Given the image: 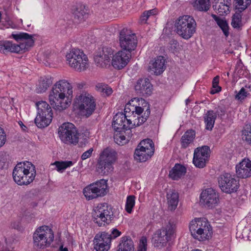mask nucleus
I'll return each mask as SVG.
<instances>
[{
    "label": "nucleus",
    "mask_w": 251,
    "mask_h": 251,
    "mask_svg": "<svg viewBox=\"0 0 251 251\" xmlns=\"http://www.w3.org/2000/svg\"><path fill=\"white\" fill-rule=\"evenodd\" d=\"M49 97L50 104L54 109L64 110L71 103L72 86L67 80H60L53 86Z\"/></svg>",
    "instance_id": "1"
},
{
    "label": "nucleus",
    "mask_w": 251,
    "mask_h": 251,
    "mask_svg": "<svg viewBox=\"0 0 251 251\" xmlns=\"http://www.w3.org/2000/svg\"><path fill=\"white\" fill-rule=\"evenodd\" d=\"M34 35L27 33H12L11 35L19 44H16L9 41H0V52L6 53L8 52L22 53L29 50L34 45Z\"/></svg>",
    "instance_id": "2"
},
{
    "label": "nucleus",
    "mask_w": 251,
    "mask_h": 251,
    "mask_svg": "<svg viewBox=\"0 0 251 251\" xmlns=\"http://www.w3.org/2000/svg\"><path fill=\"white\" fill-rule=\"evenodd\" d=\"M36 175L35 166L31 162H20L14 167L13 180L19 185H27L33 182Z\"/></svg>",
    "instance_id": "3"
},
{
    "label": "nucleus",
    "mask_w": 251,
    "mask_h": 251,
    "mask_svg": "<svg viewBox=\"0 0 251 251\" xmlns=\"http://www.w3.org/2000/svg\"><path fill=\"white\" fill-rule=\"evenodd\" d=\"M189 230L192 236L199 241L209 240L213 234L212 227L205 218H196L189 224Z\"/></svg>",
    "instance_id": "4"
},
{
    "label": "nucleus",
    "mask_w": 251,
    "mask_h": 251,
    "mask_svg": "<svg viewBox=\"0 0 251 251\" xmlns=\"http://www.w3.org/2000/svg\"><path fill=\"white\" fill-rule=\"evenodd\" d=\"M117 159V153L115 150L107 147L100 154L97 164V171L103 175H107L113 171V165Z\"/></svg>",
    "instance_id": "5"
},
{
    "label": "nucleus",
    "mask_w": 251,
    "mask_h": 251,
    "mask_svg": "<svg viewBox=\"0 0 251 251\" xmlns=\"http://www.w3.org/2000/svg\"><path fill=\"white\" fill-rule=\"evenodd\" d=\"M175 26L176 33L183 39L188 40L196 32L197 23L193 17L184 15L176 20Z\"/></svg>",
    "instance_id": "6"
},
{
    "label": "nucleus",
    "mask_w": 251,
    "mask_h": 251,
    "mask_svg": "<svg viewBox=\"0 0 251 251\" xmlns=\"http://www.w3.org/2000/svg\"><path fill=\"white\" fill-rule=\"evenodd\" d=\"M92 215L93 221L99 226L109 225L115 221L113 207L106 203L98 206L92 213Z\"/></svg>",
    "instance_id": "7"
},
{
    "label": "nucleus",
    "mask_w": 251,
    "mask_h": 251,
    "mask_svg": "<svg viewBox=\"0 0 251 251\" xmlns=\"http://www.w3.org/2000/svg\"><path fill=\"white\" fill-rule=\"evenodd\" d=\"M67 63L78 72L85 70L88 66V59L80 49L73 48L66 55Z\"/></svg>",
    "instance_id": "8"
},
{
    "label": "nucleus",
    "mask_w": 251,
    "mask_h": 251,
    "mask_svg": "<svg viewBox=\"0 0 251 251\" xmlns=\"http://www.w3.org/2000/svg\"><path fill=\"white\" fill-rule=\"evenodd\" d=\"M37 114L34 120L36 126L40 128L48 126L52 119L53 113L50 105L45 101L36 103Z\"/></svg>",
    "instance_id": "9"
},
{
    "label": "nucleus",
    "mask_w": 251,
    "mask_h": 251,
    "mask_svg": "<svg viewBox=\"0 0 251 251\" xmlns=\"http://www.w3.org/2000/svg\"><path fill=\"white\" fill-rule=\"evenodd\" d=\"M74 105L87 117L91 115L96 108L95 99L92 96L86 93L77 95Z\"/></svg>",
    "instance_id": "10"
},
{
    "label": "nucleus",
    "mask_w": 251,
    "mask_h": 251,
    "mask_svg": "<svg viewBox=\"0 0 251 251\" xmlns=\"http://www.w3.org/2000/svg\"><path fill=\"white\" fill-rule=\"evenodd\" d=\"M176 229V225L170 221L168 224L161 229H158L154 234L152 241L154 247H162L172 239Z\"/></svg>",
    "instance_id": "11"
},
{
    "label": "nucleus",
    "mask_w": 251,
    "mask_h": 251,
    "mask_svg": "<svg viewBox=\"0 0 251 251\" xmlns=\"http://www.w3.org/2000/svg\"><path fill=\"white\" fill-rule=\"evenodd\" d=\"M58 134L61 141L67 144L76 145L78 142L79 133L75 125L65 123L58 128Z\"/></svg>",
    "instance_id": "12"
},
{
    "label": "nucleus",
    "mask_w": 251,
    "mask_h": 251,
    "mask_svg": "<svg viewBox=\"0 0 251 251\" xmlns=\"http://www.w3.org/2000/svg\"><path fill=\"white\" fill-rule=\"evenodd\" d=\"M107 180L101 179L85 187L83 193L88 200L103 197L107 194Z\"/></svg>",
    "instance_id": "13"
},
{
    "label": "nucleus",
    "mask_w": 251,
    "mask_h": 251,
    "mask_svg": "<svg viewBox=\"0 0 251 251\" xmlns=\"http://www.w3.org/2000/svg\"><path fill=\"white\" fill-rule=\"evenodd\" d=\"M219 187L222 191L226 194H232L237 191L239 188V179L229 173H223L218 178Z\"/></svg>",
    "instance_id": "14"
},
{
    "label": "nucleus",
    "mask_w": 251,
    "mask_h": 251,
    "mask_svg": "<svg viewBox=\"0 0 251 251\" xmlns=\"http://www.w3.org/2000/svg\"><path fill=\"white\" fill-rule=\"evenodd\" d=\"M119 43L122 50L131 53L137 47V40L135 34L131 33L127 28H123L120 32Z\"/></svg>",
    "instance_id": "15"
},
{
    "label": "nucleus",
    "mask_w": 251,
    "mask_h": 251,
    "mask_svg": "<svg viewBox=\"0 0 251 251\" xmlns=\"http://www.w3.org/2000/svg\"><path fill=\"white\" fill-rule=\"evenodd\" d=\"M47 226H40L34 232L33 235L34 246L39 249H44L49 246L53 241V233L49 234L44 228Z\"/></svg>",
    "instance_id": "16"
},
{
    "label": "nucleus",
    "mask_w": 251,
    "mask_h": 251,
    "mask_svg": "<svg viewBox=\"0 0 251 251\" xmlns=\"http://www.w3.org/2000/svg\"><path fill=\"white\" fill-rule=\"evenodd\" d=\"M200 201L208 207H215L219 201L218 193L214 189L209 188L203 190L201 194Z\"/></svg>",
    "instance_id": "17"
},
{
    "label": "nucleus",
    "mask_w": 251,
    "mask_h": 251,
    "mask_svg": "<svg viewBox=\"0 0 251 251\" xmlns=\"http://www.w3.org/2000/svg\"><path fill=\"white\" fill-rule=\"evenodd\" d=\"M111 236L106 232L99 233L94 239V249L97 251H108L110 249Z\"/></svg>",
    "instance_id": "18"
},
{
    "label": "nucleus",
    "mask_w": 251,
    "mask_h": 251,
    "mask_svg": "<svg viewBox=\"0 0 251 251\" xmlns=\"http://www.w3.org/2000/svg\"><path fill=\"white\" fill-rule=\"evenodd\" d=\"M131 53L124 50H120L112 56V65L117 69L121 70L126 67L129 62Z\"/></svg>",
    "instance_id": "19"
},
{
    "label": "nucleus",
    "mask_w": 251,
    "mask_h": 251,
    "mask_svg": "<svg viewBox=\"0 0 251 251\" xmlns=\"http://www.w3.org/2000/svg\"><path fill=\"white\" fill-rule=\"evenodd\" d=\"M134 89L136 92L140 96L147 97L151 96L152 94L153 86L149 79L141 78L137 81L134 86Z\"/></svg>",
    "instance_id": "20"
},
{
    "label": "nucleus",
    "mask_w": 251,
    "mask_h": 251,
    "mask_svg": "<svg viewBox=\"0 0 251 251\" xmlns=\"http://www.w3.org/2000/svg\"><path fill=\"white\" fill-rule=\"evenodd\" d=\"M236 173L238 178H246L251 176V160L244 158L236 165Z\"/></svg>",
    "instance_id": "21"
},
{
    "label": "nucleus",
    "mask_w": 251,
    "mask_h": 251,
    "mask_svg": "<svg viewBox=\"0 0 251 251\" xmlns=\"http://www.w3.org/2000/svg\"><path fill=\"white\" fill-rule=\"evenodd\" d=\"M165 59L163 56H159L154 61L150 62L149 69L155 75H161L165 70Z\"/></svg>",
    "instance_id": "22"
},
{
    "label": "nucleus",
    "mask_w": 251,
    "mask_h": 251,
    "mask_svg": "<svg viewBox=\"0 0 251 251\" xmlns=\"http://www.w3.org/2000/svg\"><path fill=\"white\" fill-rule=\"evenodd\" d=\"M127 117L122 112H119L114 116L112 122V127L114 130L117 132H125V123Z\"/></svg>",
    "instance_id": "23"
},
{
    "label": "nucleus",
    "mask_w": 251,
    "mask_h": 251,
    "mask_svg": "<svg viewBox=\"0 0 251 251\" xmlns=\"http://www.w3.org/2000/svg\"><path fill=\"white\" fill-rule=\"evenodd\" d=\"M153 154V151H151L137 147L134 151V158L139 162H144L151 158Z\"/></svg>",
    "instance_id": "24"
},
{
    "label": "nucleus",
    "mask_w": 251,
    "mask_h": 251,
    "mask_svg": "<svg viewBox=\"0 0 251 251\" xmlns=\"http://www.w3.org/2000/svg\"><path fill=\"white\" fill-rule=\"evenodd\" d=\"M53 82V77L50 75L41 77L39 80L38 84L36 89V92L38 94L45 92Z\"/></svg>",
    "instance_id": "25"
},
{
    "label": "nucleus",
    "mask_w": 251,
    "mask_h": 251,
    "mask_svg": "<svg viewBox=\"0 0 251 251\" xmlns=\"http://www.w3.org/2000/svg\"><path fill=\"white\" fill-rule=\"evenodd\" d=\"M142 106H139L141 108V114L144 112V115L141 117L138 116L136 120H138L137 123V126H140L144 123L148 118H149L151 114V110L150 107V104L148 102L146 101L144 99L141 100Z\"/></svg>",
    "instance_id": "26"
},
{
    "label": "nucleus",
    "mask_w": 251,
    "mask_h": 251,
    "mask_svg": "<svg viewBox=\"0 0 251 251\" xmlns=\"http://www.w3.org/2000/svg\"><path fill=\"white\" fill-rule=\"evenodd\" d=\"M186 173V167L178 163L175 165L174 167L169 172V176L173 180H178Z\"/></svg>",
    "instance_id": "27"
},
{
    "label": "nucleus",
    "mask_w": 251,
    "mask_h": 251,
    "mask_svg": "<svg viewBox=\"0 0 251 251\" xmlns=\"http://www.w3.org/2000/svg\"><path fill=\"white\" fill-rule=\"evenodd\" d=\"M117 251H134L133 242L129 236H124L121 238Z\"/></svg>",
    "instance_id": "28"
},
{
    "label": "nucleus",
    "mask_w": 251,
    "mask_h": 251,
    "mask_svg": "<svg viewBox=\"0 0 251 251\" xmlns=\"http://www.w3.org/2000/svg\"><path fill=\"white\" fill-rule=\"evenodd\" d=\"M216 119V115L212 110L207 111L206 113L203 115V120L205 125V129L212 130Z\"/></svg>",
    "instance_id": "29"
},
{
    "label": "nucleus",
    "mask_w": 251,
    "mask_h": 251,
    "mask_svg": "<svg viewBox=\"0 0 251 251\" xmlns=\"http://www.w3.org/2000/svg\"><path fill=\"white\" fill-rule=\"evenodd\" d=\"M74 18L77 20L76 22H81L88 16V10L84 5L78 6L74 12Z\"/></svg>",
    "instance_id": "30"
},
{
    "label": "nucleus",
    "mask_w": 251,
    "mask_h": 251,
    "mask_svg": "<svg viewBox=\"0 0 251 251\" xmlns=\"http://www.w3.org/2000/svg\"><path fill=\"white\" fill-rule=\"evenodd\" d=\"M234 9L236 10V11L231 17V25L233 28L241 29L243 25L242 19L243 15L242 12L244 10H242L239 8Z\"/></svg>",
    "instance_id": "31"
},
{
    "label": "nucleus",
    "mask_w": 251,
    "mask_h": 251,
    "mask_svg": "<svg viewBox=\"0 0 251 251\" xmlns=\"http://www.w3.org/2000/svg\"><path fill=\"white\" fill-rule=\"evenodd\" d=\"M196 136V132L193 129L187 130L181 138V148L186 149L193 142Z\"/></svg>",
    "instance_id": "32"
},
{
    "label": "nucleus",
    "mask_w": 251,
    "mask_h": 251,
    "mask_svg": "<svg viewBox=\"0 0 251 251\" xmlns=\"http://www.w3.org/2000/svg\"><path fill=\"white\" fill-rule=\"evenodd\" d=\"M141 108L138 106H135L133 105H131L130 102L127 103L126 104L124 109V113L125 115L127 117H130L132 116L135 117L134 114H137L138 116L141 115Z\"/></svg>",
    "instance_id": "33"
},
{
    "label": "nucleus",
    "mask_w": 251,
    "mask_h": 251,
    "mask_svg": "<svg viewBox=\"0 0 251 251\" xmlns=\"http://www.w3.org/2000/svg\"><path fill=\"white\" fill-rule=\"evenodd\" d=\"M211 16L222 29L225 36L227 37L229 35V26L226 21L219 18L218 16L213 14L211 15Z\"/></svg>",
    "instance_id": "34"
},
{
    "label": "nucleus",
    "mask_w": 251,
    "mask_h": 251,
    "mask_svg": "<svg viewBox=\"0 0 251 251\" xmlns=\"http://www.w3.org/2000/svg\"><path fill=\"white\" fill-rule=\"evenodd\" d=\"M194 8L199 11H207L210 7V0H195L192 3Z\"/></svg>",
    "instance_id": "35"
},
{
    "label": "nucleus",
    "mask_w": 251,
    "mask_h": 251,
    "mask_svg": "<svg viewBox=\"0 0 251 251\" xmlns=\"http://www.w3.org/2000/svg\"><path fill=\"white\" fill-rule=\"evenodd\" d=\"M241 133L243 141L251 146V123L245 124Z\"/></svg>",
    "instance_id": "36"
},
{
    "label": "nucleus",
    "mask_w": 251,
    "mask_h": 251,
    "mask_svg": "<svg viewBox=\"0 0 251 251\" xmlns=\"http://www.w3.org/2000/svg\"><path fill=\"white\" fill-rule=\"evenodd\" d=\"M96 90L100 92V95L104 97L109 96L113 92L112 88L104 83H98L96 86Z\"/></svg>",
    "instance_id": "37"
},
{
    "label": "nucleus",
    "mask_w": 251,
    "mask_h": 251,
    "mask_svg": "<svg viewBox=\"0 0 251 251\" xmlns=\"http://www.w3.org/2000/svg\"><path fill=\"white\" fill-rule=\"evenodd\" d=\"M94 61L97 65L100 67H106V65L110 62V58L105 57L101 54V52L98 53L95 55L94 57Z\"/></svg>",
    "instance_id": "38"
},
{
    "label": "nucleus",
    "mask_w": 251,
    "mask_h": 251,
    "mask_svg": "<svg viewBox=\"0 0 251 251\" xmlns=\"http://www.w3.org/2000/svg\"><path fill=\"white\" fill-rule=\"evenodd\" d=\"M169 208L171 210H175L178 202V195L175 192H172L170 195L167 194Z\"/></svg>",
    "instance_id": "39"
},
{
    "label": "nucleus",
    "mask_w": 251,
    "mask_h": 251,
    "mask_svg": "<svg viewBox=\"0 0 251 251\" xmlns=\"http://www.w3.org/2000/svg\"><path fill=\"white\" fill-rule=\"evenodd\" d=\"M198 151V150H197V151H194L193 163L196 167L203 168L205 166L208 161L205 160L204 158L199 156Z\"/></svg>",
    "instance_id": "40"
},
{
    "label": "nucleus",
    "mask_w": 251,
    "mask_h": 251,
    "mask_svg": "<svg viewBox=\"0 0 251 251\" xmlns=\"http://www.w3.org/2000/svg\"><path fill=\"white\" fill-rule=\"evenodd\" d=\"M137 147L144 150H147L149 151H153V152H154V143L152 140L149 138L141 141Z\"/></svg>",
    "instance_id": "41"
},
{
    "label": "nucleus",
    "mask_w": 251,
    "mask_h": 251,
    "mask_svg": "<svg viewBox=\"0 0 251 251\" xmlns=\"http://www.w3.org/2000/svg\"><path fill=\"white\" fill-rule=\"evenodd\" d=\"M73 162L72 161H55L53 165H55L56 170L59 172H63L66 168L72 166Z\"/></svg>",
    "instance_id": "42"
},
{
    "label": "nucleus",
    "mask_w": 251,
    "mask_h": 251,
    "mask_svg": "<svg viewBox=\"0 0 251 251\" xmlns=\"http://www.w3.org/2000/svg\"><path fill=\"white\" fill-rule=\"evenodd\" d=\"M251 4V0H233L234 9L239 8L242 10H245Z\"/></svg>",
    "instance_id": "43"
},
{
    "label": "nucleus",
    "mask_w": 251,
    "mask_h": 251,
    "mask_svg": "<svg viewBox=\"0 0 251 251\" xmlns=\"http://www.w3.org/2000/svg\"><path fill=\"white\" fill-rule=\"evenodd\" d=\"M198 150V153H199V156L204 158V159L208 161L210 157V148L208 146H202L201 147H198L195 149L194 151H197Z\"/></svg>",
    "instance_id": "44"
},
{
    "label": "nucleus",
    "mask_w": 251,
    "mask_h": 251,
    "mask_svg": "<svg viewBox=\"0 0 251 251\" xmlns=\"http://www.w3.org/2000/svg\"><path fill=\"white\" fill-rule=\"evenodd\" d=\"M218 11L220 14H227L229 13L230 5H228L227 3L220 0H218Z\"/></svg>",
    "instance_id": "45"
},
{
    "label": "nucleus",
    "mask_w": 251,
    "mask_h": 251,
    "mask_svg": "<svg viewBox=\"0 0 251 251\" xmlns=\"http://www.w3.org/2000/svg\"><path fill=\"white\" fill-rule=\"evenodd\" d=\"M135 197L134 195H130L127 197L126 204V210L128 213H131L132 208L135 205Z\"/></svg>",
    "instance_id": "46"
},
{
    "label": "nucleus",
    "mask_w": 251,
    "mask_h": 251,
    "mask_svg": "<svg viewBox=\"0 0 251 251\" xmlns=\"http://www.w3.org/2000/svg\"><path fill=\"white\" fill-rule=\"evenodd\" d=\"M219 83V76L217 75L214 77L212 80V87L214 89L210 91L211 94H214L221 91V87L218 85Z\"/></svg>",
    "instance_id": "47"
},
{
    "label": "nucleus",
    "mask_w": 251,
    "mask_h": 251,
    "mask_svg": "<svg viewBox=\"0 0 251 251\" xmlns=\"http://www.w3.org/2000/svg\"><path fill=\"white\" fill-rule=\"evenodd\" d=\"M122 132H117L114 135V140L115 142L119 145H123L126 143V140L124 135L122 133Z\"/></svg>",
    "instance_id": "48"
},
{
    "label": "nucleus",
    "mask_w": 251,
    "mask_h": 251,
    "mask_svg": "<svg viewBox=\"0 0 251 251\" xmlns=\"http://www.w3.org/2000/svg\"><path fill=\"white\" fill-rule=\"evenodd\" d=\"M248 94H249L248 93L246 89L244 87H242L239 92L236 95L235 99L241 101L244 100L247 97Z\"/></svg>",
    "instance_id": "49"
},
{
    "label": "nucleus",
    "mask_w": 251,
    "mask_h": 251,
    "mask_svg": "<svg viewBox=\"0 0 251 251\" xmlns=\"http://www.w3.org/2000/svg\"><path fill=\"white\" fill-rule=\"evenodd\" d=\"M101 53L103 56L109 57L110 59L113 55V50L111 48L104 47L102 48Z\"/></svg>",
    "instance_id": "50"
},
{
    "label": "nucleus",
    "mask_w": 251,
    "mask_h": 251,
    "mask_svg": "<svg viewBox=\"0 0 251 251\" xmlns=\"http://www.w3.org/2000/svg\"><path fill=\"white\" fill-rule=\"evenodd\" d=\"M147 240L145 237H142L140 240V244L138 251H147Z\"/></svg>",
    "instance_id": "51"
},
{
    "label": "nucleus",
    "mask_w": 251,
    "mask_h": 251,
    "mask_svg": "<svg viewBox=\"0 0 251 251\" xmlns=\"http://www.w3.org/2000/svg\"><path fill=\"white\" fill-rule=\"evenodd\" d=\"M6 141V135L3 128L0 126V148L5 143Z\"/></svg>",
    "instance_id": "52"
},
{
    "label": "nucleus",
    "mask_w": 251,
    "mask_h": 251,
    "mask_svg": "<svg viewBox=\"0 0 251 251\" xmlns=\"http://www.w3.org/2000/svg\"><path fill=\"white\" fill-rule=\"evenodd\" d=\"M214 112L216 115V117H218L221 119H222L225 116L226 111L225 108L219 106Z\"/></svg>",
    "instance_id": "53"
},
{
    "label": "nucleus",
    "mask_w": 251,
    "mask_h": 251,
    "mask_svg": "<svg viewBox=\"0 0 251 251\" xmlns=\"http://www.w3.org/2000/svg\"><path fill=\"white\" fill-rule=\"evenodd\" d=\"M136 119H135V120L134 121V124H132V122L131 119H127L126 118V123H125V130L129 129L131 128H132L133 126H138L137 125V123L138 122V120H136Z\"/></svg>",
    "instance_id": "54"
},
{
    "label": "nucleus",
    "mask_w": 251,
    "mask_h": 251,
    "mask_svg": "<svg viewBox=\"0 0 251 251\" xmlns=\"http://www.w3.org/2000/svg\"><path fill=\"white\" fill-rule=\"evenodd\" d=\"M93 151V149L92 148L89 149L87 151L83 152L81 156V159L82 160H84L88 158H89L91 156L92 152Z\"/></svg>",
    "instance_id": "55"
},
{
    "label": "nucleus",
    "mask_w": 251,
    "mask_h": 251,
    "mask_svg": "<svg viewBox=\"0 0 251 251\" xmlns=\"http://www.w3.org/2000/svg\"><path fill=\"white\" fill-rule=\"evenodd\" d=\"M155 11L154 9H151L147 11H145L143 12V17H146L145 19H143V21L145 22H146L148 19L151 16L155 14Z\"/></svg>",
    "instance_id": "56"
},
{
    "label": "nucleus",
    "mask_w": 251,
    "mask_h": 251,
    "mask_svg": "<svg viewBox=\"0 0 251 251\" xmlns=\"http://www.w3.org/2000/svg\"><path fill=\"white\" fill-rule=\"evenodd\" d=\"M121 234V232L118 230L117 228H114L111 231V234H109V235H110L111 240L112 239H115L117 237L120 236Z\"/></svg>",
    "instance_id": "57"
},
{
    "label": "nucleus",
    "mask_w": 251,
    "mask_h": 251,
    "mask_svg": "<svg viewBox=\"0 0 251 251\" xmlns=\"http://www.w3.org/2000/svg\"><path fill=\"white\" fill-rule=\"evenodd\" d=\"M170 48L172 50H175L178 46V43L176 40L171 39L169 42Z\"/></svg>",
    "instance_id": "58"
},
{
    "label": "nucleus",
    "mask_w": 251,
    "mask_h": 251,
    "mask_svg": "<svg viewBox=\"0 0 251 251\" xmlns=\"http://www.w3.org/2000/svg\"><path fill=\"white\" fill-rule=\"evenodd\" d=\"M19 124L21 126V127L22 128V129L24 130V131H26V129H27V127L26 126H25L24 124L22 123V122L21 121H20L19 122Z\"/></svg>",
    "instance_id": "59"
},
{
    "label": "nucleus",
    "mask_w": 251,
    "mask_h": 251,
    "mask_svg": "<svg viewBox=\"0 0 251 251\" xmlns=\"http://www.w3.org/2000/svg\"><path fill=\"white\" fill-rule=\"evenodd\" d=\"M84 85H85V83L82 82L80 83H78L77 84V86L78 88H79V89H82L83 88Z\"/></svg>",
    "instance_id": "60"
},
{
    "label": "nucleus",
    "mask_w": 251,
    "mask_h": 251,
    "mask_svg": "<svg viewBox=\"0 0 251 251\" xmlns=\"http://www.w3.org/2000/svg\"><path fill=\"white\" fill-rule=\"evenodd\" d=\"M60 251H68V250L67 248H63V246H61L59 248Z\"/></svg>",
    "instance_id": "61"
},
{
    "label": "nucleus",
    "mask_w": 251,
    "mask_h": 251,
    "mask_svg": "<svg viewBox=\"0 0 251 251\" xmlns=\"http://www.w3.org/2000/svg\"><path fill=\"white\" fill-rule=\"evenodd\" d=\"M30 205L31 207L33 208V207H35L37 206V202H32L30 203Z\"/></svg>",
    "instance_id": "62"
},
{
    "label": "nucleus",
    "mask_w": 251,
    "mask_h": 251,
    "mask_svg": "<svg viewBox=\"0 0 251 251\" xmlns=\"http://www.w3.org/2000/svg\"><path fill=\"white\" fill-rule=\"evenodd\" d=\"M146 17H143V13L142 14L141 17V21L142 23H146V22H145L144 21H143V19H145Z\"/></svg>",
    "instance_id": "63"
},
{
    "label": "nucleus",
    "mask_w": 251,
    "mask_h": 251,
    "mask_svg": "<svg viewBox=\"0 0 251 251\" xmlns=\"http://www.w3.org/2000/svg\"><path fill=\"white\" fill-rule=\"evenodd\" d=\"M191 251H202L201 250H199V249H196V250H193Z\"/></svg>",
    "instance_id": "64"
}]
</instances>
